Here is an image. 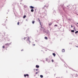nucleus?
Returning a JSON list of instances; mask_svg holds the SVG:
<instances>
[{
    "instance_id": "f8f14e48",
    "label": "nucleus",
    "mask_w": 78,
    "mask_h": 78,
    "mask_svg": "<svg viewBox=\"0 0 78 78\" xmlns=\"http://www.w3.org/2000/svg\"><path fill=\"white\" fill-rule=\"evenodd\" d=\"M34 21H33L32 22V23H33V24H34Z\"/></svg>"
},
{
    "instance_id": "b1692460",
    "label": "nucleus",
    "mask_w": 78,
    "mask_h": 78,
    "mask_svg": "<svg viewBox=\"0 0 78 78\" xmlns=\"http://www.w3.org/2000/svg\"><path fill=\"white\" fill-rule=\"evenodd\" d=\"M37 73H38V72L36 73V74H37Z\"/></svg>"
},
{
    "instance_id": "cd10ccee",
    "label": "nucleus",
    "mask_w": 78,
    "mask_h": 78,
    "mask_svg": "<svg viewBox=\"0 0 78 78\" xmlns=\"http://www.w3.org/2000/svg\"><path fill=\"white\" fill-rule=\"evenodd\" d=\"M33 45H35V44H33Z\"/></svg>"
},
{
    "instance_id": "1a4fd4ad",
    "label": "nucleus",
    "mask_w": 78,
    "mask_h": 78,
    "mask_svg": "<svg viewBox=\"0 0 78 78\" xmlns=\"http://www.w3.org/2000/svg\"><path fill=\"white\" fill-rule=\"evenodd\" d=\"M39 22L40 25H41V20H39Z\"/></svg>"
},
{
    "instance_id": "7ed1b4c3",
    "label": "nucleus",
    "mask_w": 78,
    "mask_h": 78,
    "mask_svg": "<svg viewBox=\"0 0 78 78\" xmlns=\"http://www.w3.org/2000/svg\"><path fill=\"white\" fill-rule=\"evenodd\" d=\"M30 8H31V9H33V8H34V7H33V6H30Z\"/></svg>"
},
{
    "instance_id": "dca6fc26",
    "label": "nucleus",
    "mask_w": 78,
    "mask_h": 78,
    "mask_svg": "<svg viewBox=\"0 0 78 78\" xmlns=\"http://www.w3.org/2000/svg\"><path fill=\"white\" fill-rule=\"evenodd\" d=\"M20 23V22H18L17 23V25H19V24Z\"/></svg>"
},
{
    "instance_id": "2eb2a0df",
    "label": "nucleus",
    "mask_w": 78,
    "mask_h": 78,
    "mask_svg": "<svg viewBox=\"0 0 78 78\" xmlns=\"http://www.w3.org/2000/svg\"><path fill=\"white\" fill-rule=\"evenodd\" d=\"M71 32H72L73 33H74V30H72Z\"/></svg>"
},
{
    "instance_id": "5701e85b",
    "label": "nucleus",
    "mask_w": 78,
    "mask_h": 78,
    "mask_svg": "<svg viewBox=\"0 0 78 78\" xmlns=\"http://www.w3.org/2000/svg\"><path fill=\"white\" fill-rule=\"evenodd\" d=\"M21 51H23V49H22V50H21Z\"/></svg>"
},
{
    "instance_id": "20e7f679",
    "label": "nucleus",
    "mask_w": 78,
    "mask_h": 78,
    "mask_svg": "<svg viewBox=\"0 0 78 78\" xmlns=\"http://www.w3.org/2000/svg\"><path fill=\"white\" fill-rule=\"evenodd\" d=\"M62 52H65V49H62Z\"/></svg>"
},
{
    "instance_id": "f257e3e1",
    "label": "nucleus",
    "mask_w": 78,
    "mask_h": 78,
    "mask_svg": "<svg viewBox=\"0 0 78 78\" xmlns=\"http://www.w3.org/2000/svg\"><path fill=\"white\" fill-rule=\"evenodd\" d=\"M25 39H26L27 42H30V41L29 40L30 39V38H29V37H24V38H23V40H25Z\"/></svg>"
},
{
    "instance_id": "f03ea898",
    "label": "nucleus",
    "mask_w": 78,
    "mask_h": 78,
    "mask_svg": "<svg viewBox=\"0 0 78 78\" xmlns=\"http://www.w3.org/2000/svg\"><path fill=\"white\" fill-rule=\"evenodd\" d=\"M29 76V75L28 74H24V77H26V76Z\"/></svg>"
},
{
    "instance_id": "f3484780",
    "label": "nucleus",
    "mask_w": 78,
    "mask_h": 78,
    "mask_svg": "<svg viewBox=\"0 0 78 78\" xmlns=\"http://www.w3.org/2000/svg\"><path fill=\"white\" fill-rule=\"evenodd\" d=\"M58 25H55L54 26V27H57Z\"/></svg>"
},
{
    "instance_id": "0eeeda50",
    "label": "nucleus",
    "mask_w": 78,
    "mask_h": 78,
    "mask_svg": "<svg viewBox=\"0 0 78 78\" xmlns=\"http://www.w3.org/2000/svg\"><path fill=\"white\" fill-rule=\"evenodd\" d=\"M44 39H45L47 40V39H48V38L47 37H44Z\"/></svg>"
},
{
    "instance_id": "412c9836",
    "label": "nucleus",
    "mask_w": 78,
    "mask_h": 78,
    "mask_svg": "<svg viewBox=\"0 0 78 78\" xmlns=\"http://www.w3.org/2000/svg\"><path fill=\"white\" fill-rule=\"evenodd\" d=\"M71 28H73V26H72V25H71Z\"/></svg>"
},
{
    "instance_id": "6ab92c4d",
    "label": "nucleus",
    "mask_w": 78,
    "mask_h": 78,
    "mask_svg": "<svg viewBox=\"0 0 78 78\" xmlns=\"http://www.w3.org/2000/svg\"><path fill=\"white\" fill-rule=\"evenodd\" d=\"M2 48H5V46H3L2 47Z\"/></svg>"
},
{
    "instance_id": "4468645a",
    "label": "nucleus",
    "mask_w": 78,
    "mask_h": 78,
    "mask_svg": "<svg viewBox=\"0 0 78 78\" xmlns=\"http://www.w3.org/2000/svg\"><path fill=\"white\" fill-rule=\"evenodd\" d=\"M25 17H26V16H25V15L23 17V18H24V19L25 18Z\"/></svg>"
},
{
    "instance_id": "aec40b11",
    "label": "nucleus",
    "mask_w": 78,
    "mask_h": 78,
    "mask_svg": "<svg viewBox=\"0 0 78 78\" xmlns=\"http://www.w3.org/2000/svg\"><path fill=\"white\" fill-rule=\"evenodd\" d=\"M45 7H46V6H44V9H45Z\"/></svg>"
},
{
    "instance_id": "a211bd4d",
    "label": "nucleus",
    "mask_w": 78,
    "mask_h": 78,
    "mask_svg": "<svg viewBox=\"0 0 78 78\" xmlns=\"http://www.w3.org/2000/svg\"><path fill=\"white\" fill-rule=\"evenodd\" d=\"M51 61H52V62H54V61L53 60V59H52Z\"/></svg>"
},
{
    "instance_id": "ddd939ff",
    "label": "nucleus",
    "mask_w": 78,
    "mask_h": 78,
    "mask_svg": "<svg viewBox=\"0 0 78 78\" xmlns=\"http://www.w3.org/2000/svg\"><path fill=\"white\" fill-rule=\"evenodd\" d=\"M78 33V31H76L75 32V34H76V33Z\"/></svg>"
},
{
    "instance_id": "6e6552de",
    "label": "nucleus",
    "mask_w": 78,
    "mask_h": 78,
    "mask_svg": "<svg viewBox=\"0 0 78 78\" xmlns=\"http://www.w3.org/2000/svg\"><path fill=\"white\" fill-rule=\"evenodd\" d=\"M31 12H33L34 11V10H33V9H31Z\"/></svg>"
},
{
    "instance_id": "bb28decb",
    "label": "nucleus",
    "mask_w": 78,
    "mask_h": 78,
    "mask_svg": "<svg viewBox=\"0 0 78 78\" xmlns=\"http://www.w3.org/2000/svg\"><path fill=\"white\" fill-rule=\"evenodd\" d=\"M51 25V24H49V25H50V26Z\"/></svg>"
},
{
    "instance_id": "9b49d317",
    "label": "nucleus",
    "mask_w": 78,
    "mask_h": 78,
    "mask_svg": "<svg viewBox=\"0 0 78 78\" xmlns=\"http://www.w3.org/2000/svg\"><path fill=\"white\" fill-rule=\"evenodd\" d=\"M40 77L41 78H43V76L42 75H40Z\"/></svg>"
},
{
    "instance_id": "9d476101",
    "label": "nucleus",
    "mask_w": 78,
    "mask_h": 78,
    "mask_svg": "<svg viewBox=\"0 0 78 78\" xmlns=\"http://www.w3.org/2000/svg\"><path fill=\"white\" fill-rule=\"evenodd\" d=\"M9 45V44H8V43H7L5 44V45H6V46Z\"/></svg>"
},
{
    "instance_id": "4be33fe9",
    "label": "nucleus",
    "mask_w": 78,
    "mask_h": 78,
    "mask_svg": "<svg viewBox=\"0 0 78 78\" xmlns=\"http://www.w3.org/2000/svg\"><path fill=\"white\" fill-rule=\"evenodd\" d=\"M74 30H75V27H74Z\"/></svg>"
},
{
    "instance_id": "a878e982",
    "label": "nucleus",
    "mask_w": 78,
    "mask_h": 78,
    "mask_svg": "<svg viewBox=\"0 0 78 78\" xmlns=\"http://www.w3.org/2000/svg\"><path fill=\"white\" fill-rule=\"evenodd\" d=\"M36 71H37V70L38 69H36Z\"/></svg>"
},
{
    "instance_id": "c85d7f7f",
    "label": "nucleus",
    "mask_w": 78,
    "mask_h": 78,
    "mask_svg": "<svg viewBox=\"0 0 78 78\" xmlns=\"http://www.w3.org/2000/svg\"><path fill=\"white\" fill-rule=\"evenodd\" d=\"M76 47H78V46H76Z\"/></svg>"
},
{
    "instance_id": "423d86ee",
    "label": "nucleus",
    "mask_w": 78,
    "mask_h": 78,
    "mask_svg": "<svg viewBox=\"0 0 78 78\" xmlns=\"http://www.w3.org/2000/svg\"><path fill=\"white\" fill-rule=\"evenodd\" d=\"M36 67L37 68H39V66L38 65H36Z\"/></svg>"
},
{
    "instance_id": "39448f33",
    "label": "nucleus",
    "mask_w": 78,
    "mask_h": 78,
    "mask_svg": "<svg viewBox=\"0 0 78 78\" xmlns=\"http://www.w3.org/2000/svg\"><path fill=\"white\" fill-rule=\"evenodd\" d=\"M52 55H53V56H56V54H55V53H53Z\"/></svg>"
},
{
    "instance_id": "393cba45",
    "label": "nucleus",
    "mask_w": 78,
    "mask_h": 78,
    "mask_svg": "<svg viewBox=\"0 0 78 78\" xmlns=\"http://www.w3.org/2000/svg\"><path fill=\"white\" fill-rule=\"evenodd\" d=\"M38 20L39 21V20H39V18H38Z\"/></svg>"
}]
</instances>
